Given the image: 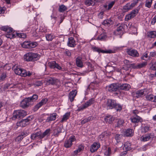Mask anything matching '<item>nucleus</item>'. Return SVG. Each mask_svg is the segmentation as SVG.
<instances>
[{"label":"nucleus","mask_w":156,"mask_h":156,"mask_svg":"<svg viewBox=\"0 0 156 156\" xmlns=\"http://www.w3.org/2000/svg\"><path fill=\"white\" fill-rule=\"evenodd\" d=\"M50 131V129H48L43 133H42L41 131L34 132L31 135L30 138L31 139L33 140L38 139H41L46 136L49 134Z\"/></svg>","instance_id":"1"},{"label":"nucleus","mask_w":156,"mask_h":156,"mask_svg":"<svg viewBox=\"0 0 156 156\" xmlns=\"http://www.w3.org/2000/svg\"><path fill=\"white\" fill-rule=\"evenodd\" d=\"M23 58L25 61L27 62L34 61L38 59L40 56L37 53L28 52L24 55Z\"/></svg>","instance_id":"2"},{"label":"nucleus","mask_w":156,"mask_h":156,"mask_svg":"<svg viewBox=\"0 0 156 156\" xmlns=\"http://www.w3.org/2000/svg\"><path fill=\"white\" fill-rule=\"evenodd\" d=\"M27 112L24 110H19L15 111L13 114L12 119L15 120L16 119L20 118L27 115Z\"/></svg>","instance_id":"3"},{"label":"nucleus","mask_w":156,"mask_h":156,"mask_svg":"<svg viewBox=\"0 0 156 156\" xmlns=\"http://www.w3.org/2000/svg\"><path fill=\"white\" fill-rule=\"evenodd\" d=\"M95 99L94 98H91L88 101L83 104L82 106L78 107L77 111H83L84 109L87 108L89 106L94 103Z\"/></svg>","instance_id":"4"},{"label":"nucleus","mask_w":156,"mask_h":156,"mask_svg":"<svg viewBox=\"0 0 156 156\" xmlns=\"http://www.w3.org/2000/svg\"><path fill=\"white\" fill-rule=\"evenodd\" d=\"M14 71L15 73L18 75L23 77L27 76V71L25 69L16 66L14 67Z\"/></svg>","instance_id":"5"},{"label":"nucleus","mask_w":156,"mask_h":156,"mask_svg":"<svg viewBox=\"0 0 156 156\" xmlns=\"http://www.w3.org/2000/svg\"><path fill=\"white\" fill-rule=\"evenodd\" d=\"M76 140L75 136H71L69 140L65 141L64 144V147L66 148L70 147L73 144L72 142L76 141Z\"/></svg>","instance_id":"6"},{"label":"nucleus","mask_w":156,"mask_h":156,"mask_svg":"<svg viewBox=\"0 0 156 156\" xmlns=\"http://www.w3.org/2000/svg\"><path fill=\"white\" fill-rule=\"evenodd\" d=\"M106 89L109 92H115L119 90V85L116 83H112L107 86Z\"/></svg>","instance_id":"7"},{"label":"nucleus","mask_w":156,"mask_h":156,"mask_svg":"<svg viewBox=\"0 0 156 156\" xmlns=\"http://www.w3.org/2000/svg\"><path fill=\"white\" fill-rule=\"evenodd\" d=\"M115 101L111 99H108L106 102V106L108 109L114 108L116 105Z\"/></svg>","instance_id":"8"},{"label":"nucleus","mask_w":156,"mask_h":156,"mask_svg":"<svg viewBox=\"0 0 156 156\" xmlns=\"http://www.w3.org/2000/svg\"><path fill=\"white\" fill-rule=\"evenodd\" d=\"M48 116L45 119L46 122L50 123L51 121L55 120L58 116V115L56 113H54L50 114H47Z\"/></svg>","instance_id":"9"},{"label":"nucleus","mask_w":156,"mask_h":156,"mask_svg":"<svg viewBox=\"0 0 156 156\" xmlns=\"http://www.w3.org/2000/svg\"><path fill=\"white\" fill-rule=\"evenodd\" d=\"M138 12V10L135 9L133 10L130 13L127 15L125 18V21H127L134 17Z\"/></svg>","instance_id":"10"},{"label":"nucleus","mask_w":156,"mask_h":156,"mask_svg":"<svg viewBox=\"0 0 156 156\" xmlns=\"http://www.w3.org/2000/svg\"><path fill=\"white\" fill-rule=\"evenodd\" d=\"M60 83L59 80L55 78L51 77L46 81V84L47 85H58Z\"/></svg>","instance_id":"11"},{"label":"nucleus","mask_w":156,"mask_h":156,"mask_svg":"<svg viewBox=\"0 0 156 156\" xmlns=\"http://www.w3.org/2000/svg\"><path fill=\"white\" fill-rule=\"evenodd\" d=\"M126 52L129 55L134 57H138L139 55V54L137 51L135 49H127Z\"/></svg>","instance_id":"12"},{"label":"nucleus","mask_w":156,"mask_h":156,"mask_svg":"<svg viewBox=\"0 0 156 156\" xmlns=\"http://www.w3.org/2000/svg\"><path fill=\"white\" fill-rule=\"evenodd\" d=\"M101 146L100 144L98 142H94L91 145L90 147V151L91 153H94Z\"/></svg>","instance_id":"13"},{"label":"nucleus","mask_w":156,"mask_h":156,"mask_svg":"<svg viewBox=\"0 0 156 156\" xmlns=\"http://www.w3.org/2000/svg\"><path fill=\"white\" fill-rule=\"evenodd\" d=\"M147 65V62H144L142 63H133L131 64V67L133 69H140L145 67Z\"/></svg>","instance_id":"14"},{"label":"nucleus","mask_w":156,"mask_h":156,"mask_svg":"<svg viewBox=\"0 0 156 156\" xmlns=\"http://www.w3.org/2000/svg\"><path fill=\"white\" fill-rule=\"evenodd\" d=\"M31 105L27 98L23 99L20 103V106L23 108H25Z\"/></svg>","instance_id":"15"},{"label":"nucleus","mask_w":156,"mask_h":156,"mask_svg":"<svg viewBox=\"0 0 156 156\" xmlns=\"http://www.w3.org/2000/svg\"><path fill=\"white\" fill-rule=\"evenodd\" d=\"M48 101V99L47 98H44L42 99L36 105L34 108V111H36L43 105H45Z\"/></svg>","instance_id":"16"},{"label":"nucleus","mask_w":156,"mask_h":156,"mask_svg":"<svg viewBox=\"0 0 156 156\" xmlns=\"http://www.w3.org/2000/svg\"><path fill=\"white\" fill-rule=\"evenodd\" d=\"M77 93V91L76 90H72L69 93L68 96L69 99L71 102L73 101Z\"/></svg>","instance_id":"17"},{"label":"nucleus","mask_w":156,"mask_h":156,"mask_svg":"<svg viewBox=\"0 0 156 156\" xmlns=\"http://www.w3.org/2000/svg\"><path fill=\"white\" fill-rule=\"evenodd\" d=\"M67 45L70 47H74L75 46L76 41L73 37H71L68 38Z\"/></svg>","instance_id":"18"},{"label":"nucleus","mask_w":156,"mask_h":156,"mask_svg":"<svg viewBox=\"0 0 156 156\" xmlns=\"http://www.w3.org/2000/svg\"><path fill=\"white\" fill-rule=\"evenodd\" d=\"M144 94V91L143 90H138L135 92H133L132 95L135 97L138 98L143 96Z\"/></svg>","instance_id":"19"},{"label":"nucleus","mask_w":156,"mask_h":156,"mask_svg":"<svg viewBox=\"0 0 156 156\" xmlns=\"http://www.w3.org/2000/svg\"><path fill=\"white\" fill-rule=\"evenodd\" d=\"M131 121L133 123H137L143 121V120L141 117L136 115L135 116L130 118Z\"/></svg>","instance_id":"20"},{"label":"nucleus","mask_w":156,"mask_h":156,"mask_svg":"<svg viewBox=\"0 0 156 156\" xmlns=\"http://www.w3.org/2000/svg\"><path fill=\"white\" fill-rule=\"evenodd\" d=\"M130 88L131 86L130 85L127 83H124L120 86L119 85V90H128Z\"/></svg>","instance_id":"21"},{"label":"nucleus","mask_w":156,"mask_h":156,"mask_svg":"<svg viewBox=\"0 0 156 156\" xmlns=\"http://www.w3.org/2000/svg\"><path fill=\"white\" fill-rule=\"evenodd\" d=\"M76 65L78 67L82 68L83 67V64L82 58L79 56L76 58Z\"/></svg>","instance_id":"22"},{"label":"nucleus","mask_w":156,"mask_h":156,"mask_svg":"<svg viewBox=\"0 0 156 156\" xmlns=\"http://www.w3.org/2000/svg\"><path fill=\"white\" fill-rule=\"evenodd\" d=\"M123 149L124 150L128 151L132 150L133 149V148L132 147L131 143L128 141H127L124 143Z\"/></svg>","instance_id":"23"},{"label":"nucleus","mask_w":156,"mask_h":156,"mask_svg":"<svg viewBox=\"0 0 156 156\" xmlns=\"http://www.w3.org/2000/svg\"><path fill=\"white\" fill-rule=\"evenodd\" d=\"M153 135L151 133L148 134L143 136L141 137V140L143 141H146L149 140L153 137Z\"/></svg>","instance_id":"24"},{"label":"nucleus","mask_w":156,"mask_h":156,"mask_svg":"<svg viewBox=\"0 0 156 156\" xmlns=\"http://www.w3.org/2000/svg\"><path fill=\"white\" fill-rule=\"evenodd\" d=\"M124 135L127 137H131L134 134V131L131 129L128 128L125 131Z\"/></svg>","instance_id":"25"},{"label":"nucleus","mask_w":156,"mask_h":156,"mask_svg":"<svg viewBox=\"0 0 156 156\" xmlns=\"http://www.w3.org/2000/svg\"><path fill=\"white\" fill-rule=\"evenodd\" d=\"M86 64L87 66L88 69L83 72V73L84 74H85L86 73H88L92 71L93 70V68L92 67V65L90 62H87L86 63Z\"/></svg>","instance_id":"26"},{"label":"nucleus","mask_w":156,"mask_h":156,"mask_svg":"<svg viewBox=\"0 0 156 156\" xmlns=\"http://www.w3.org/2000/svg\"><path fill=\"white\" fill-rule=\"evenodd\" d=\"M134 6V4L132 3L131 5H130V3H128L123 6V10L125 12L128 11Z\"/></svg>","instance_id":"27"},{"label":"nucleus","mask_w":156,"mask_h":156,"mask_svg":"<svg viewBox=\"0 0 156 156\" xmlns=\"http://www.w3.org/2000/svg\"><path fill=\"white\" fill-rule=\"evenodd\" d=\"M38 96L36 94H34L32 97H28L27 98L31 105H32L33 102L35 101L38 99Z\"/></svg>","instance_id":"28"},{"label":"nucleus","mask_w":156,"mask_h":156,"mask_svg":"<svg viewBox=\"0 0 156 156\" xmlns=\"http://www.w3.org/2000/svg\"><path fill=\"white\" fill-rule=\"evenodd\" d=\"M97 2V0H86L84 3L87 6L94 5Z\"/></svg>","instance_id":"29"},{"label":"nucleus","mask_w":156,"mask_h":156,"mask_svg":"<svg viewBox=\"0 0 156 156\" xmlns=\"http://www.w3.org/2000/svg\"><path fill=\"white\" fill-rule=\"evenodd\" d=\"M105 120L106 122L111 123L114 120V118L112 115H108L106 116Z\"/></svg>","instance_id":"30"},{"label":"nucleus","mask_w":156,"mask_h":156,"mask_svg":"<svg viewBox=\"0 0 156 156\" xmlns=\"http://www.w3.org/2000/svg\"><path fill=\"white\" fill-rule=\"evenodd\" d=\"M70 113L69 112L66 113L65 114L63 115V117L60 121V122L62 123L66 121L69 119L70 117Z\"/></svg>","instance_id":"31"},{"label":"nucleus","mask_w":156,"mask_h":156,"mask_svg":"<svg viewBox=\"0 0 156 156\" xmlns=\"http://www.w3.org/2000/svg\"><path fill=\"white\" fill-rule=\"evenodd\" d=\"M107 38V35L105 33H102L97 38V39L101 41L105 40Z\"/></svg>","instance_id":"32"},{"label":"nucleus","mask_w":156,"mask_h":156,"mask_svg":"<svg viewBox=\"0 0 156 156\" xmlns=\"http://www.w3.org/2000/svg\"><path fill=\"white\" fill-rule=\"evenodd\" d=\"M110 135L111 134L108 131H105L104 132L102 133L99 136V137L100 138H106Z\"/></svg>","instance_id":"33"},{"label":"nucleus","mask_w":156,"mask_h":156,"mask_svg":"<svg viewBox=\"0 0 156 156\" xmlns=\"http://www.w3.org/2000/svg\"><path fill=\"white\" fill-rule=\"evenodd\" d=\"M94 119V117L92 116H90L87 118H86L83 119L81 121V124H84L86 122H88L89 121L93 120Z\"/></svg>","instance_id":"34"},{"label":"nucleus","mask_w":156,"mask_h":156,"mask_svg":"<svg viewBox=\"0 0 156 156\" xmlns=\"http://www.w3.org/2000/svg\"><path fill=\"white\" fill-rule=\"evenodd\" d=\"M67 9V8L64 5H61L59 6L58 8V11L61 12H62L66 11Z\"/></svg>","instance_id":"35"},{"label":"nucleus","mask_w":156,"mask_h":156,"mask_svg":"<svg viewBox=\"0 0 156 156\" xmlns=\"http://www.w3.org/2000/svg\"><path fill=\"white\" fill-rule=\"evenodd\" d=\"M62 129L60 127L58 126L54 130V134L55 136H58L59 133L61 132Z\"/></svg>","instance_id":"36"},{"label":"nucleus","mask_w":156,"mask_h":156,"mask_svg":"<svg viewBox=\"0 0 156 156\" xmlns=\"http://www.w3.org/2000/svg\"><path fill=\"white\" fill-rule=\"evenodd\" d=\"M16 32L14 31L12 33H7L6 34L5 36L7 38L10 39L14 38L16 37Z\"/></svg>","instance_id":"37"},{"label":"nucleus","mask_w":156,"mask_h":156,"mask_svg":"<svg viewBox=\"0 0 156 156\" xmlns=\"http://www.w3.org/2000/svg\"><path fill=\"white\" fill-rule=\"evenodd\" d=\"M112 22L110 19H107L103 21L102 24L105 26H109L112 24Z\"/></svg>","instance_id":"38"},{"label":"nucleus","mask_w":156,"mask_h":156,"mask_svg":"<svg viewBox=\"0 0 156 156\" xmlns=\"http://www.w3.org/2000/svg\"><path fill=\"white\" fill-rule=\"evenodd\" d=\"M147 36L151 38H154L156 37V32L152 31L147 33Z\"/></svg>","instance_id":"39"},{"label":"nucleus","mask_w":156,"mask_h":156,"mask_svg":"<svg viewBox=\"0 0 156 156\" xmlns=\"http://www.w3.org/2000/svg\"><path fill=\"white\" fill-rule=\"evenodd\" d=\"M28 123H26L25 121L23 119L20 122H18L16 123L17 126H20L21 127H24L26 126Z\"/></svg>","instance_id":"40"},{"label":"nucleus","mask_w":156,"mask_h":156,"mask_svg":"<svg viewBox=\"0 0 156 156\" xmlns=\"http://www.w3.org/2000/svg\"><path fill=\"white\" fill-rule=\"evenodd\" d=\"M150 126L144 125L142 126V132L144 133H146L148 132Z\"/></svg>","instance_id":"41"},{"label":"nucleus","mask_w":156,"mask_h":156,"mask_svg":"<svg viewBox=\"0 0 156 156\" xmlns=\"http://www.w3.org/2000/svg\"><path fill=\"white\" fill-rule=\"evenodd\" d=\"M30 42V41H25L21 44V46L23 48H29Z\"/></svg>","instance_id":"42"},{"label":"nucleus","mask_w":156,"mask_h":156,"mask_svg":"<svg viewBox=\"0 0 156 156\" xmlns=\"http://www.w3.org/2000/svg\"><path fill=\"white\" fill-rule=\"evenodd\" d=\"M153 0H146L145 2V6L148 8H150L152 5V1Z\"/></svg>","instance_id":"43"},{"label":"nucleus","mask_w":156,"mask_h":156,"mask_svg":"<svg viewBox=\"0 0 156 156\" xmlns=\"http://www.w3.org/2000/svg\"><path fill=\"white\" fill-rule=\"evenodd\" d=\"M104 153L105 155L107 156H109V155L111 153V149L109 147H106V149L105 150Z\"/></svg>","instance_id":"44"},{"label":"nucleus","mask_w":156,"mask_h":156,"mask_svg":"<svg viewBox=\"0 0 156 156\" xmlns=\"http://www.w3.org/2000/svg\"><path fill=\"white\" fill-rule=\"evenodd\" d=\"M56 62L55 61L49 62L48 63V66L51 68L54 69L56 65Z\"/></svg>","instance_id":"45"},{"label":"nucleus","mask_w":156,"mask_h":156,"mask_svg":"<svg viewBox=\"0 0 156 156\" xmlns=\"http://www.w3.org/2000/svg\"><path fill=\"white\" fill-rule=\"evenodd\" d=\"M103 53H114L115 52L111 50H104L101 49L100 52Z\"/></svg>","instance_id":"46"},{"label":"nucleus","mask_w":156,"mask_h":156,"mask_svg":"<svg viewBox=\"0 0 156 156\" xmlns=\"http://www.w3.org/2000/svg\"><path fill=\"white\" fill-rule=\"evenodd\" d=\"M122 106L119 104H117L116 103L115 105L114 108H115L117 111H120L122 109Z\"/></svg>","instance_id":"47"},{"label":"nucleus","mask_w":156,"mask_h":156,"mask_svg":"<svg viewBox=\"0 0 156 156\" xmlns=\"http://www.w3.org/2000/svg\"><path fill=\"white\" fill-rule=\"evenodd\" d=\"M122 135L121 134H115V138L118 143V141H120V140L122 138Z\"/></svg>","instance_id":"48"},{"label":"nucleus","mask_w":156,"mask_h":156,"mask_svg":"<svg viewBox=\"0 0 156 156\" xmlns=\"http://www.w3.org/2000/svg\"><path fill=\"white\" fill-rule=\"evenodd\" d=\"M90 86H92L94 88L98 87L99 86V82L96 81L92 82L90 83Z\"/></svg>","instance_id":"49"},{"label":"nucleus","mask_w":156,"mask_h":156,"mask_svg":"<svg viewBox=\"0 0 156 156\" xmlns=\"http://www.w3.org/2000/svg\"><path fill=\"white\" fill-rule=\"evenodd\" d=\"M146 99L149 101H154V97L152 94H149L147 95L146 96Z\"/></svg>","instance_id":"50"},{"label":"nucleus","mask_w":156,"mask_h":156,"mask_svg":"<svg viewBox=\"0 0 156 156\" xmlns=\"http://www.w3.org/2000/svg\"><path fill=\"white\" fill-rule=\"evenodd\" d=\"M30 48H33L35 47L37 45V43L36 42H31L30 41Z\"/></svg>","instance_id":"51"},{"label":"nucleus","mask_w":156,"mask_h":156,"mask_svg":"<svg viewBox=\"0 0 156 156\" xmlns=\"http://www.w3.org/2000/svg\"><path fill=\"white\" fill-rule=\"evenodd\" d=\"M16 36H18L19 37L24 38L26 37V35L24 33H19L16 32Z\"/></svg>","instance_id":"52"},{"label":"nucleus","mask_w":156,"mask_h":156,"mask_svg":"<svg viewBox=\"0 0 156 156\" xmlns=\"http://www.w3.org/2000/svg\"><path fill=\"white\" fill-rule=\"evenodd\" d=\"M28 134V133L27 130H24L21 132L20 135L23 138L27 136Z\"/></svg>","instance_id":"53"},{"label":"nucleus","mask_w":156,"mask_h":156,"mask_svg":"<svg viewBox=\"0 0 156 156\" xmlns=\"http://www.w3.org/2000/svg\"><path fill=\"white\" fill-rule=\"evenodd\" d=\"M115 3V1H112L110 2L108 5V10L110 9L113 6Z\"/></svg>","instance_id":"54"},{"label":"nucleus","mask_w":156,"mask_h":156,"mask_svg":"<svg viewBox=\"0 0 156 156\" xmlns=\"http://www.w3.org/2000/svg\"><path fill=\"white\" fill-rule=\"evenodd\" d=\"M53 36L51 35V34L46 35V40L48 41H51L54 38Z\"/></svg>","instance_id":"55"},{"label":"nucleus","mask_w":156,"mask_h":156,"mask_svg":"<svg viewBox=\"0 0 156 156\" xmlns=\"http://www.w3.org/2000/svg\"><path fill=\"white\" fill-rule=\"evenodd\" d=\"M64 54L67 56H70L71 55V52L70 51L66 49L64 51Z\"/></svg>","instance_id":"56"},{"label":"nucleus","mask_w":156,"mask_h":156,"mask_svg":"<svg viewBox=\"0 0 156 156\" xmlns=\"http://www.w3.org/2000/svg\"><path fill=\"white\" fill-rule=\"evenodd\" d=\"M7 76L6 73H3L0 76V81H3Z\"/></svg>","instance_id":"57"},{"label":"nucleus","mask_w":156,"mask_h":156,"mask_svg":"<svg viewBox=\"0 0 156 156\" xmlns=\"http://www.w3.org/2000/svg\"><path fill=\"white\" fill-rule=\"evenodd\" d=\"M123 123V121L122 119H119L117 122V125L116 126L117 127H120L122 126Z\"/></svg>","instance_id":"58"},{"label":"nucleus","mask_w":156,"mask_h":156,"mask_svg":"<svg viewBox=\"0 0 156 156\" xmlns=\"http://www.w3.org/2000/svg\"><path fill=\"white\" fill-rule=\"evenodd\" d=\"M123 62L125 64H126V65L124 66L123 67V68L124 69L125 68H126V67H127V65L131 63V62L127 59H125L123 61Z\"/></svg>","instance_id":"59"},{"label":"nucleus","mask_w":156,"mask_h":156,"mask_svg":"<svg viewBox=\"0 0 156 156\" xmlns=\"http://www.w3.org/2000/svg\"><path fill=\"white\" fill-rule=\"evenodd\" d=\"M123 27L122 25H120L119 26L117 27V29L116 30V31L115 32H119L120 34H121L122 32V29Z\"/></svg>","instance_id":"60"},{"label":"nucleus","mask_w":156,"mask_h":156,"mask_svg":"<svg viewBox=\"0 0 156 156\" xmlns=\"http://www.w3.org/2000/svg\"><path fill=\"white\" fill-rule=\"evenodd\" d=\"M23 138L19 135L16 139L15 140L18 143H20L22 140Z\"/></svg>","instance_id":"61"},{"label":"nucleus","mask_w":156,"mask_h":156,"mask_svg":"<svg viewBox=\"0 0 156 156\" xmlns=\"http://www.w3.org/2000/svg\"><path fill=\"white\" fill-rule=\"evenodd\" d=\"M43 84L42 82L41 81H37L35 83V85L36 86H41Z\"/></svg>","instance_id":"62"},{"label":"nucleus","mask_w":156,"mask_h":156,"mask_svg":"<svg viewBox=\"0 0 156 156\" xmlns=\"http://www.w3.org/2000/svg\"><path fill=\"white\" fill-rule=\"evenodd\" d=\"M11 85L9 83L6 84L4 87V89H10L12 88V87L11 86Z\"/></svg>","instance_id":"63"},{"label":"nucleus","mask_w":156,"mask_h":156,"mask_svg":"<svg viewBox=\"0 0 156 156\" xmlns=\"http://www.w3.org/2000/svg\"><path fill=\"white\" fill-rule=\"evenodd\" d=\"M156 22V15L152 19L151 23L152 25H154Z\"/></svg>","instance_id":"64"}]
</instances>
